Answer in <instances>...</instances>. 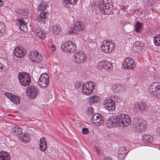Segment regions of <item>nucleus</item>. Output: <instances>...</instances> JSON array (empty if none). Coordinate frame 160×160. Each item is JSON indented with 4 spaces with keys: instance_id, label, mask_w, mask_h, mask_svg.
Masks as SVG:
<instances>
[{
    "instance_id": "obj_53",
    "label": "nucleus",
    "mask_w": 160,
    "mask_h": 160,
    "mask_svg": "<svg viewBox=\"0 0 160 160\" xmlns=\"http://www.w3.org/2000/svg\"><path fill=\"white\" fill-rule=\"evenodd\" d=\"M3 66L2 63H0V72H3Z\"/></svg>"
},
{
    "instance_id": "obj_13",
    "label": "nucleus",
    "mask_w": 160,
    "mask_h": 160,
    "mask_svg": "<svg viewBox=\"0 0 160 160\" xmlns=\"http://www.w3.org/2000/svg\"><path fill=\"white\" fill-rule=\"evenodd\" d=\"M118 115L117 117L111 116L109 118V121L108 122V127L112 126L113 127H120L119 120L118 119Z\"/></svg>"
},
{
    "instance_id": "obj_8",
    "label": "nucleus",
    "mask_w": 160,
    "mask_h": 160,
    "mask_svg": "<svg viewBox=\"0 0 160 160\" xmlns=\"http://www.w3.org/2000/svg\"><path fill=\"white\" fill-rule=\"evenodd\" d=\"M26 92L28 97L31 99H33L36 98L39 92L37 88L33 85L28 86Z\"/></svg>"
},
{
    "instance_id": "obj_44",
    "label": "nucleus",
    "mask_w": 160,
    "mask_h": 160,
    "mask_svg": "<svg viewBox=\"0 0 160 160\" xmlns=\"http://www.w3.org/2000/svg\"><path fill=\"white\" fill-rule=\"evenodd\" d=\"M5 95L11 101L13 98V94L12 93L6 92V93Z\"/></svg>"
},
{
    "instance_id": "obj_27",
    "label": "nucleus",
    "mask_w": 160,
    "mask_h": 160,
    "mask_svg": "<svg viewBox=\"0 0 160 160\" xmlns=\"http://www.w3.org/2000/svg\"><path fill=\"white\" fill-rule=\"evenodd\" d=\"M70 45H69V52L72 53L74 52L76 50L77 47L75 43L72 41H69Z\"/></svg>"
},
{
    "instance_id": "obj_26",
    "label": "nucleus",
    "mask_w": 160,
    "mask_h": 160,
    "mask_svg": "<svg viewBox=\"0 0 160 160\" xmlns=\"http://www.w3.org/2000/svg\"><path fill=\"white\" fill-rule=\"evenodd\" d=\"M142 141L147 142H151L153 141V137L148 134L143 135L142 137Z\"/></svg>"
},
{
    "instance_id": "obj_43",
    "label": "nucleus",
    "mask_w": 160,
    "mask_h": 160,
    "mask_svg": "<svg viewBox=\"0 0 160 160\" xmlns=\"http://www.w3.org/2000/svg\"><path fill=\"white\" fill-rule=\"evenodd\" d=\"M27 24H23L22 25H21L20 26H19L20 29L24 32H25L26 31H27L28 28Z\"/></svg>"
},
{
    "instance_id": "obj_5",
    "label": "nucleus",
    "mask_w": 160,
    "mask_h": 160,
    "mask_svg": "<svg viewBox=\"0 0 160 160\" xmlns=\"http://www.w3.org/2000/svg\"><path fill=\"white\" fill-rule=\"evenodd\" d=\"M118 118L119 120L121 126L127 127L132 122L130 117L123 113L119 114Z\"/></svg>"
},
{
    "instance_id": "obj_10",
    "label": "nucleus",
    "mask_w": 160,
    "mask_h": 160,
    "mask_svg": "<svg viewBox=\"0 0 160 160\" xmlns=\"http://www.w3.org/2000/svg\"><path fill=\"white\" fill-rule=\"evenodd\" d=\"M49 77L46 73L42 74L38 80V85L41 87L45 88L49 83Z\"/></svg>"
},
{
    "instance_id": "obj_25",
    "label": "nucleus",
    "mask_w": 160,
    "mask_h": 160,
    "mask_svg": "<svg viewBox=\"0 0 160 160\" xmlns=\"http://www.w3.org/2000/svg\"><path fill=\"white\" fill-rule=\"evenodd\" d=\"M143 24L138 21H136L134 27L135 31L137 32H140L142 30V28L143 27Z\"/></svg>"
},
{
    "instance_id": "obj_1",
    "label": "nucleus",
    "mask_w": 160,
    "mask_h": 160,
    "mask_svg": "<svg viewBox=\"0 0 160 160\" xmlns=\"http://www.w3.org/2000/svg\"><path fill=\"white\" fill-rule=\"evenodd\" d=\"M133 122L134 130L137 132H141L146 127L147 124L146 121H141L138 117L135 118L133 120Z\"/></svg>"
},
{
    "instance_id": "obj_20",
    "label": "nucleus",
    "mask_w": 160,
    "mask_h": 160,
    "mask_svg": "<svg viewBox=\"0 0 160 160\" xmlns=\"http://www.w3.org/2000/svg\"><path fill=\"white\" fill-rule=\"evenodd\" d=\"M22 129L18 126H15L13 127L12 133L15 135H18V137H21L22 136Z\"/></svg>"
},
{
    "instance_id": "obj_6",
    "label": "nucleus",
    "mask_w": 160,
    "mask_h": 160,
    "mask_svg": "<svg viewBox=\"0 0 160 160\" xmlns=\"http://www.w3.org/2000/svg\"><path fill=\"white\" fill-rule=\"evenodd\" d=\"M94 83L91 81L85 82L82 86V93L87 95L91 93L94 89Z\"/></svg>"
},
{
    "instance_id": "obj_50",
    "label": "nucleus",
    "mask_w": 160,
    "mask_h": 160,
    "mask_svg": "<svg viewBox=\"0 0 160 160\" xmlns=\"http://www.w3.org/2000/svg\"><path fill=\"white\" fill-rule=\"evenodd\" d=\"M141 45V42L140 41H137L134 44L133 48H135V47H139Z\"/></svg>"
},
{
    "instance_id": "obj_15",
    "label": "nucleus",
    "mask_w": 160,
    "mask_h": 160,
    "mask_svg": "<svg viewBox=\"0 0 160 160\" xmlns=\"http://www.w3.org/2000/svg\"><path fill=\"white\" fill-rule=\"evenodd\" d=\"M98 65L100 68H104L108 70L111 69L112 67L111 63L108 61H101L98 62Z\"/></svg>"
},
{
    "instance_id": "obj_24",
    "label": "nucleus",
    "mask_w": 160,
    "mask_h": 160,
    "mask_svg": "<svg viewBox=\"0 0 160 160\" xmlns=\"http://www.w3.org/2000/svg\"><path fill=\"white\" fill-rule=\"evenodd\" d=\"M73 29L78 31H82L84 30V28L81 25V23L79 21L76 22L75 26L73 27Z\"/></svg>"
},
{
    "instance_id": "obj_14",
    "label": "nucleus",
    "mask_w": 160,
    "mask_h": 160,
    "mask_svg": "<svg viewBox=\"0 0 160 160\" xmlns=\"http://www.w3.org/2000/svg\"><path fill=\"white\" fill-rule=\"evenodd\" d=\"M48 16V13L47 12H42L37 17V21L41 23L44 24L46 21H47V19Z\"/></svg>"
},
{
    "instance_id": "obj_41",
    "label": "nucleus",
    "mask_w": 160,
    "mask_h": 160,
    "mask_svg": "<svg viewBox=\"0 0 160 160\" xmlns=\"http://www.w3.org/2000/svg\"><path fill=\"white\" fill-rule=\"evenodd\" d=\"M108 42L109 44L108 48H110L109 52H111L114 49L115 46L111 40H110L109 41H108Z\"/></svg>"
},
{
    "instance_id": "obj_28",
    "label": "nucleus",
    "mask_w": 160,
    "mask_h": 160,
    "mask_svg": "<svg viewBox=\"0 0 160 160\" xmlns=\"http://www.w3.org/2000/svg\"><path fill=\"white\" fill-rule=\"evenodd\" d=\"M93 4V6L92 5V9L99 10L100 11L101 13H102L101 10L103 8V7H102V5L101 4H100L99 2H98L97 4L96 3Z\"/></svg>"
},
{
    "instance_id": "obj_37",
    "label": "nucleus",
    "mask_w": 160,
    "mask_h": 160,
    "mask_svg": "<svg viewBox=\"0 0 160 160\" xmlns=\"http://www.w3.org/2000/svg\"><path fill=\"white\" fill-rule=\"evenodd\" d=\"M103 123V121L102 120L101 116H100V117H99V118L96 120V121H94L93 122V123L95 124L98 126H99L100 125H102Z\"/></svg>"
},
{
    "instance_id": "obj_18",
    "label": "nucleus",
    "mask_w": 160,
    "mask_h": 160,
    "mask_svg": "<svg viewBox=\"0 0 160 160\" xmlns=\"http://www.w3.org/2000/svg\"><path fill=\"white\" fill-rule=\"evenodd\" d=\"M137 110L141 112H143L147 110L148 109V106L145 103L138 104L136 106Z\"/></svg>"
},
{
    "instance_id": "obj_21",
    "label": "nucleus",
    "mask_w": 160,
    "mask_h": 160,
    "mask_svg": "<svg viewBox=\"0 0 160 160\" xmlns=\"http://www.w3.org/2000/svg\"><path fill=\"white\" fill-rule=\"evenodd\" d=\"M10 155L8 152H0V160H10Z\"/></svg>"
},
{
    "instance_id": "obj_16",
    "label": "nucleus",
    "mask_w": 160,
    "mask_h": 160,
    "mask_svg": "<svg viewBox=\"0 0 160 160\" xmlns=\"http://www.w3.org/2000/svg\"><path fill=\"white\" fill-rule=\"evenodd\" d=\"M25 53L21 47H16L14 50V54L17 57L21 58L23 57Z\"/></svg>"
},
{
    "instance_id": "obj_17",
    "label": "nucleus",
    "mask_w": 160,
    "mask_h": 160,
    "mask_svg": "<svg viewBox=\"0 0 160 160\" xmlns=\"http://www.w3.org/2000/svg\"><path fill=\"white\" fill-rule=\"evenodd\" d=\"M78 0H63L62 3L66 8H70L71 5L76 3Z\"/></svg>"
},
{
    "instance_id": "obj_40",
    "label": "nucleus",
    "mask_w": 160,
    "mask_h": 160,
    "mask_svg": "<svg viewBox=\"0 0 160 160\" xmlns=\"http://www.w3.org/2000/svg\"><path fill=\"white\" fill-rule=\"evenodd\" d=\"M38 36L41 39H44L45 38V36L43 33L42 31L40 30H38L37 31Z\"/></svg>"
},
{
    "instance_id": "obj_19",
    "label": "nucleus",
    "mask_w": 160,
    "mask_h": 160,
    "mask_svg": "<svg viewBox=\"0 0 160 160\" xmlns=\"http://www.w3.org/2000/svg\"><path fill=\"white\" fill-rule=\"evenodd\" d=\"M44 138H42L40 140L39 147L40 150L42 151H45L47 147V144Z\"/></svg>"
},
{
    "instance_id": "obj_2",
    "label": "nucleus",
    "mask_w": 160,
    "mask_h": 160,
    "mask_svg": "<svg viewBox=\"0 0 160 160\" xmlns=\"http://www.w3.org/2000/svg\"><path fill=\"white\" fill-rule=\"evenodd\" d=\"M103 8L101 11L104 15H109L112 11L113 4L112 0H103L101 3Z\"/></svg>"
},
{
    "instance_id": "obj_29",
    "label": "nucleus",
    "mask_w": 160,
    "mask_h": 160,
    "mask_svg": "<svg viewBox=\"0 0 160 160\" xmlns=\"http://www.w3.org/2000/svg\"><path fill=\"white\" fill-rule=\"evenodd\" d=\"M17 21L19 22L18 23V25L20 26L21 25H23V24H27L28 22V20L27 18H18Z\"/></svg>"
},
{
    "instance_id": "obj_54",
    "label": "nucleus",
    "mask_w": 160,
    "mask_h": 160,
    "mask_svg": "<svg viewBox=\"0 0 160 160\" xmlns=\"http://www.w3.org/2000/svg\"><path fill=\"white\" fill-rule=\"evenodd\" d=\"M94 148L95 149V150L96 151H97L98 152H99V150H100V148L99 147H97L96 146H95L94 147Z\"/></svg>"
},
{
    "instance_id": "obj_4",
    "label": "nucleus",
    "mask_w": 160,
    "mask_h": 160,
    "mask_svg": "<svg viewBox=\"0 0 160 160\" xmlns=\"http://www.w3.org/2000/svg\"><path fill=\"white\" fill-rule=\"evenodd\" d=\"M28 57L30 60L34 63L40 62L42 61V59L41 54L36 50H32L30 52Z\"/></svg>"
},
{
    "instance_id": "obj_39",
    "label": "nucleus",
    "mask_w": 160,
    "mask_h": 160,
    "mask_svg": "<svg viewBox=\"0 0 160 160\" xmlns=\"http://www.w3.org/2000/svg\"><path fill=\"white\" fill-rule=\"evenodd\" d=\"M52 29L53 30V33L55 35L58 34L60 32V31L59 29H58V26L56 24L53 26Z\"/></svg>"
},
{
    "instance_id": "obj_49",
    "label": "nucleus",
    "mask_w": 160,
    "mask_h": 160,
    "mask_svg": "<svg viewBox=\"0 0 160 160\" xmlns=\"http://www.w3.org/2000/svg\"><path fill=\"white\" fill-rule=\"evenodd\" d=\"M152 0H144V3L145 5L149 6L151 4Z\"/></svg>"
},
{
    "instance_id": "obj_32",
    "label": "nucleus",
    "mask_w": 160,
    "mask_h": 160,
    "mask_svg": "<svg viewBox=\"0 0 160 160\" xmlns=\"http://www.w3.org/2000/svg\"><path fill=\"white\" fill-rule=\"evenodd\" d=\"M21 137H18V139L19 140L22 141V142H28L29 141V139L28 138V134H24V135H22V136Z\"/></svg>"
},
{
    "instance_id": "obj_7",
    "label": "nucleus",
    "mask_w": 160,
    "mask_h": 160,
    "mask_svg": "<svg viewBox=\"0 0 160 160\" xmlns=\"http://www.w3.org/2000/svg\"><path fill=\"white\" fill-rule=\"evenodd\" d=\"M160 84L158 82H154L149 87V91L152 93L153 97L158 98H159L160 94Z\"/></svg>"
},
{
    "instance_id": "obj_52",
    "label": "nucleus",
    "mask_w": 160,
    "mask_h": 160,
    "mask_svg": "<svg viewBox=\"0 0 160 160\" xmlns=\"http://www.w3.org/2000/svg\"><path fill=\"white\" fill-rule=\"evenodd\" d=\"M51 48L52 52L54 51L56 49L55 46L54 45H52L51 46Z\"/></svg>"
},
{
    "instance_id": "obj_33",
    "label": "nucleus",
    "mask_w": 160,
    "mask_h": 160,
    "mask_svg": "<svg viewBox=\"0 0 160 160\" xmlns=\"http://www.w3.org/2000/svg\"><path fill=\"white\" fill-rule=\"evenodd\" d=\"M111 116H109V114H105L103 115H101V117L102 118V119L103 122H106L107 124V125H108V121H109V118Z\"/></svg>"
},
{
    "instance_id": "obj_3",
    "label": "nucleus",
    "mask_w": 160,
    "mask_h": 160,
    "mask_svg": "<svg viewBox=\"0 0 160 160\" xmlns=\"http://www.w3.org/2000/svg\"><path fill=\"white\" fill-rule=\"evenodd\" d=\"M18 78L20 83L23 86H28L31 82L30 76L27 72H19L18 75Z\"/></svg>"
},
{
    "instance_id": "obj_23",
    "label": "nucleus",
    "mask_w": 160,
    "mask_h": 160,
    "mask_svg": "<svg viewBox=\"0 0 160 160\" xmlns=\"http://www.w3.org/2000/svg\"><path fill=\"white\" fill-rule=\"evenodd\" d=\"M70 44L69 41L62 44L61 46V49L62 51L66 52H69Z\"/></svg>"
},
{
    "instance_id": "obj_9",
    "label": "nucleus",
    "mask_w": 160,
    "mask_h": 160,
    "mask_svg": "<svg viewBox=\"0 0 160 160\" xmlns=\"http://www.w3.org/2000/svg\"><path fill=\"white\" fill-rule=\"evenodd\" d=\"M74 54L75 60L78 63H83L87 60L86 55L83 51L78 50L76 51Z\"/></svg>"
},
{
    "instance_id": "obj_45",
    "label": "nucleus",
    "mask_w": 160,
    "mask_h": 160,
    "mask_svg": "<svg viewBox=\"0 0 160 160\" xmlns=\"http://www.w3.org/2000/svg\"><path fill=\"white\" fill-rule=\"evenodd\" d=\"M92 108L91 107H89L88 108L86 113L88 115H90L93 113V111H92Z\"/></svg>"
},
{
    "instance_id": "obj_56",
    "label": "nucleus",
    "mask_w": 160,
    "mask_h": 160,
    "mask_svg": "<svg viewBox=\"0 0 160 160\" xmlns=\"http://www.w3.org/2000/svg\"><path fill=\"white\" fill-rule=\"evenodd\" d=\"M105 160H111V158H105Z\"/></svg>"
},
{
    "instance_id": "obj_48",
    "label": "nucleus",
    "mask_w": 160,
    "mask_h": 160,
    "mask_svg": "<svg viewBox=\"0 0 160 160\" xmlns=\"http://www.w3.org/2000/svg\"><path fill=\"white\" fill-rule=\"evenodd\" d=\"M16 12L17 13H18L21 15H25V12L24 10L23 9L17 10L16 11Z\"/></svg>"
},
{
    "instance_id": "obj_34",
    "label": "nucleus",
    "mask_w": 160,
    "mask_h": 160,
    "mask_svg": "<svg viewBox=\"0 0 160 160\" xmlns=\"http://www.w3.org/2000/svg\"><path fill=\"white\" fill-rule=\"evenodd\" d=\"M11 101L15 104H17L19 103L20 100L18 96L13 95V98L11 100Z\"/></svg>"
},
{
    "instance_id": "obj_38",
    "label": "nucleus",
    "mask_w": 160,
    "mask_h": 160,
    "mask_svg": "<svg viewBox=\"0 0 160 160\" xmlns=\"http://www.w3.org/2000/svg\"><path fill=\"white\" fill-rule=\"evenodd\" d=\"M116 88L121 92L125 91L126 87L124 86H122L120 84H117L116 85Z\"/></svg>"
},
{
    "instance_id": "obj_47",
    "label": "nucleus",
    "mask_w": 160,
    "mask_h": 160,
    "mask_svg": "<svg viewBox=\"0 0 160 160\" xmlns=\"http://www.w3.org/2000/svg\"><path fill=\"white\" fill-rule=\"evenodd\" d=\"M123 149V150H124V148H123V147L122 148H119L118 150V153L119 154L123 155L124 154H126L127 153V152H125L126 151L124 150V151H122V149Z\"/></svg>"
},
{
    "instance_id": "obj_36",
    "label": "nucleus",
    "mask_w": 160,
    "mask_h": 160,
    "mask_svg": "<svg viewBox=\"0 0 160 160\" xmlns=\"http://www.w3.org/2000/svg\"><path fill=\"white\" fill-rule=\"evenodd\" d=\"M46 3H44V2H42V3L39 5L38 6L37 8L39 11H41L44 10L47 7Z\"/></svg>"
},
{
    "instance_id": "obj_42",
    "label": "nucleus",
    "mask_w": 160,
    "mask_h": 160,
    "mask_svg": "<svg viewBox=\"0 0 160 160\" xmlns=\"http://www.w3.org/2000/svg\"><path fill=\"white\" fill-rule=\"evenodd\" d=\"M100 116H101V115L100 114H94L92 117L91 121L93 123L94 121H96V120L100 117Z\"/></svg>"
},
{
    "instance_id": "obj_11",
    "label": "nucleus",
    "mask_w": 160,
    "mask_h": 160,
    "mask_svg": "<svg viewBox=\"0 0 160 160\" xmlns=\"http://www.w3.org/2000/svg\"><path fill=\"white\" fill-rule=\"evenodd\" d=\"M112 98L106 100L104 102V107L109 112H113L116 106L115 105L114 101L113 98L115 99V97H111Z\"/></svg>"
},
{
    "instance_id": "obj_31",
    "label": "nucleus",
    "mask_w": 160,
    "mask_h": 160,
    "mask_svg": "<svg viewBox=\"0 0 160 160\" xmlns=\"http://www.w3.org/2000/svg\"><path fill=\"white\" fill-rule=\"evenodd\" d=\"M98 97L97 96H94L91 97L89 99L88 102L89 104H91L94 103L95 102H97L98 99Z\"/></svg>"
},
{
    "instance_id": "obj_51",
    "label": "nucleus",
    "mask_w": 160,
    "mask_h": 160,
    "mask_svg": "<svg viewBox=\"0 0 160 160\" xmlns=\"http://www.w3.org/2000/svg\"><path fill=\"white\" fill-rule=\"evenodd\" d=\"M76 86L77 89V90L80 91L82 89L81 88V84L80 83H77L76 84Z\"/></svg>"
},
{
    "instance_id": "obj_12",
    "label": "nucleus",
    "mask_w": 160,
    "mask_h": 160,
    "mask_svg": "<svg viewBox=\"0 0 160 160\" xmlns=\"http://www.w3.org/2000/svg\"><path fill=\"white\" fill-rule=\"evenodd\" d=\"M122 66L125 69H133L135 67V62L133 59L128 57L125 59Z\"/></svg>"
},
{
    "instance_id": "obj_35",
    "label": "nucleus",
    "mask_w": 160,
    "mask_h": 160,
    "mask_svg": "<svg viewBox=\"0 0 160 160\" xmlns=\"http://www.w3.org/2000/svg\"><path fill=\"white\" fill-rule=\"evenodd\" d=\"M6 29L5 24L2 22H0V32L1 36H2L4 33V31Z\"/></svg>"
},
{
    "instance_id": "obj_22",
    "label": "nucleus",
    "mask_w": 160,
    "mask_h": 160,
    "mask_svg": "<svg viewBox=\"0 0 160 160\" xmlns=\"http://www.w3.org/2000/svg\"><path fill=\"white\" fill-rule=\"evenodd\" d=\"M108 41H103V45L101 46V49L103 52H109V48H108Z\"/></svg>"
},
{
    "instance_id": "obj_30",
    "label": "nucleus",
    "mask_w": 160,
    "mask_h": 160,
    "mask_svg": "<svg viewBox=\"0 0 160 160\" xmlns=\"http://www.w3.org/2000/svg\"><path fill=\"white\" fill-rule=\"evenodd\" d=\"M153 41L155 45L159 46L160 43L158 41H160V34H157L153 38Z\"/></svg>"
},
{
    "instance_id": "obj_46",
    "label": "nucleus",
    "mask_w": 160,
    "mask_h": 160,
    "mask_svg": "<svg viewBox=\"0 0 160 160\" xmlns=\"http://www.w3.org/2000/svg\"><path fill=\"white\" fill-rule=\"evenodd\" d=\"M82 133L83 134H87L89 133V130L87 128H83L82 129Z\"/></svg>"
},
{
    "instance_id": "obj_55",
    "label": "nucleus",
    "mask_w": 160,
    "mask_h": 160,
    "mask_svg": "<svg viewBox=\"0 0 160 160\" xmlns=\"http://www.w3.org/2000/svg\"><path fill=\"white\" fill-rule=\"evenodd\" d=\"M4 4L3 1L2 0H0V7L2 6Z\"/></svg>"
}]
</instances>
